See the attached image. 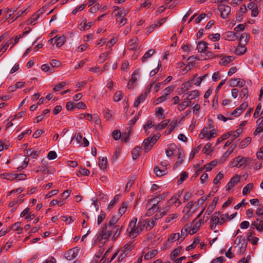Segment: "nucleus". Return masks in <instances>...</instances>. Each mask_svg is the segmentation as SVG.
<instances>
[{
    "label": "nucleus",
    "mask_w": 263,
    "mask_h": 263,
    "mask_svg": "<svg viewBox=\"0 0 263 263\" xmlns=\"http://www.w3.org/2000/svg\"><path fill=\"white\" fill-rule=\"evenodd\" d=\"M191 104V101L190 100H187L186 99L184 100L181 103L178 104V106L177 109L179 111L183 110L187 107H189Z\"/></svg>",
    "instance_id": "cd10ccee"
},
{
    "label": "nucleus",
    "mask_w": 263,
    "mask_h": 263,
    "mask_svg": "<svg viewBox=\"0 0 263 263\" xmlns=\"http://www.w3.org/2000/svg\"><path fill=\"white\" fill-rule=\"evenodd\" d=\"M133 248L134 246L132 245L131 243H127L124 246L120 251H123V252L126 253V254H128Z\"/></svg>",
    "instance_id": "603ef678"
},
{
    "label": "nucleus",
    "mask_w": 263,
    "mask_h": 263,
    "mask_svg": "<svg viewBox=\"0 0 263 263\" xmlns=\"http://www.w3.org/2000/svg\"><path fill=\"white\" fill-rule=\"evenodd\" d=\"M170 122L169 120H164L160 124L156 125L155 126V130H161L164 128Z\"/></svg>",
    "instance_id": "a19ab883"
},
{
    "label": "nucleus",
    "mask_w": 263,
    "mask_h": 263,
    "mask_svg": "<svg viewBox=\"0 0 263 263\" xmlns=\"http://www.w3.org/2000/svg\"><path fill=\"white\" fill-rule=\"evenodd\" d=\"M139 77V75H138V71H135L132 76V77H131V79H130L128 83V86L131 84V85H133L136 82L137 80V79Z\"/></svg>",
    "instance_id": "864d4df0"
},
{
    "label": "nucleus",
    "mask_w": 263,
    "mask_h": 263,
    "mask_svg": "<svg viewBox=\"0 0 263 263\" xmlns=\"http://www.w3.org/2000/svg\"><path fill=\"white\" fill-rule=\"evenodd\" d=\"M114 13H115V16L117 17V18H119L122 17H125L129 12V11L127 9L124 8H119L118 6L113 7Z\"/></svg>",
    "instance_id": "9d476101"
},
{
    "label": "nucleus",
    "mask_w": 263,
    "mask_h": 263,
    "mask_svg": "<svg viewBox=\"0 0 263 263\" xmlns=\"http://www.w3.org/2000/svg\"><path fill=\"white\" fill-rule=\"evenodd\" d=\"M220 224L222 225L224 222H226L228 220H229V215L228 213H226L224 214H220Z\"/></svg>",
    "instance_id": "69168bd1"
},
{
    "label": "nucleus",
    "mask_w": 263,
    "mask_h": 263,
    "mask_svg": "<svg viewBox=\"0 0 263 263\" xmlns=\"http://www.w3.org/2000/svg\"><path fill=\"white\" fill-rule=\"evenodd\" d=\"M234 243L239 247L241 253H243L245 251L247 246V241L244 237L241 236H237L234 241Z\"/></svg>",
    "instance_id": "0eeeda50"
},
{
    "label": "nucleus",
    "mask_w": 263,
    "mask_h": 263,
    "mask_svg": "<svg viewBox=\"0 0 263 263\" xmlns=\"http://www.w3.org/2000/svg\"><path fill=\"white\" fill-rule=\"evenodd\" d=\"M164 109L161 107H158L156 108V115L157 116L159 119H163L164 118V116L163 115Z\"/></svg>",
    "instance_id": "5fc2aeb1"
},
{
    "label": "nucleus",
    "mask_w": 263,
    "mask_h": 263,
    "mask_svg": "<svg viewBox=\"0 0 263 263\" xmlns=\"http://www.w3.org/2000/svg\"><path fill=\"white\" fill-rule=\"evenodd\" d=\"M218 10L220 12V16L222 18H226L231 12V8L230 6L221 4L218 6Z\"/></svg>",
    "instance_id": "9b49d317"
},
{
    "label": "nucleus",
    "mask_w": 263,
    "mask_h": 263,
    "mask_svg": "<svg viewBox=\"0 0 263 263\" xmlns=\"http://www.w3.org/2000/svg\"><path fill=\"white\" fill-rule=\"evenodd\" d=\"M40 153V151H34L32 149H28L26 150L27 156L33 159L36 158L39 156Z\"/></svg>",
    "instance_id": "7c9ffc66"
},
{
    "label": "nucleus",
    "mask_w": 263,
    "mask_h": 263,
    "mask_svg": "<svg viewBox=\"0 0 263 263\" xmlns=\"http://www.w3.org/2000/svg\"><path fill=\"white\" fill-rule=\"evenodd\" d=\"M154 171L158 177L162 176L166 174V170L163 168L160 169L158 166H155Z\"/></svg>",
    "instance_id": "09e8293b"
},
{
    "label": "nucleus",
    "mask_w": 263,
    "mask_h": 263,
    "mask_svg": "<svg viewBox=\"0 0 263 263\" xmlns=\"http://www.w3.org/2000/svg\"><path fill=\"white\" fill-rule=\"evenodd\" d=\"M167 212V207H165L164 209L162 210V211L157 213L152 218L156 222L157 220L161 219Z\"/></svg>",
    "instance_id": "c9c22d12"
},
{
    "label": "nucleus",
    "mask_w": 263,
    "mask_h": 263,
    "mask_svg": "<svg viewBox=\"0 0 263 263\" xmlns=\"http://www.w3.org/2000/svg\"><path fill=\"white\" fill-rule=\"evenodd\" d=\"M209 48L208 44L204 41L199 42L197 46V49L200 53H204Z\"/></svg>",
    "instance_id": "4be33fe9"
},
{
    "label": "nucleus",
    "mask_w": 263,
    "mask_h": 263,
    "mask_svg": "<svg viewBox=\"0 0 263 263\" xmlns=\"http://www.w3.org/2000/svg\"><path fill=\"white\" fill-rule=\"evenodd\" d=\"M137 218L134 217L129 222L126 230L128 236L134 238L139 235L145 227V222L139 221L137 224Z\"/></svg>",
    "instance_id": "f257e3e1"
},
{
    "label": "nucleus",
    "mask_w": 263,
    "mask_h": 263,
    "mask_svg": "<svg viewBox=\"0 0 263 263\" xmlns=\"http://www.w3.org/2000/svg\"><path fill=\"white\" fill-rule=\"evenodd\" d=\"M253 187V184L252 183H249L247 184L243 189L242 194L244 195H248Z\"/></svg>",
    "instance_id": "4d7b16f0"
},
{
    "label": "nucleus",
    "mask_w": 263,
    "mask_h": 263,
    "mask_svg": "<svg viewBox=\"0 0 263 263\" xmlns=\"http://www.w3.org/2000/svg\"><path fill=\"white\" fill-rule=\"evenodd\" d=\"M156 125H155V124L153 123V122L152 121V120H148L146 124H145L144 125H143V128L145 130V132L147 134H149V132H148V129L149 128H151L153 127H154Z\"/></svg>",
    "instance_id": "3c124183"
},
{
    "label": "nucleus",
    "mask_w": 263,
    "mask_h": 263,
    "mask_svg": "<svg viewBox=\"0 0 263 263\" xmlns=\"http://www.w3.org/2000/svg\"><path fill=\"white\" fill-rule=\"evenodd\" d=\"M41 69L44 72H48L49 74H51L55 71L54 68L51 67L48 64H43L41 66Z\"/></svg>",
    "instance_id": "79ce46f5"
},
{
    "label": "nucleus",
    "mask_w": 263,
    "mask_h": 263,
    "mask_svg": "<svg viewBox=\"0 0 263 263\" xmlns=\"http://www.w3.org/2000/svg\"><path fill=\"white\" fill-rule=\"evenodd\" d=\"M140 150L141 147L138 146L135 147L133 149L132 155L133 159H137L138 158L140 155Z\"/></svg>",
    "instance_id": "8fccbe9b"
},
{
    "label": "nucleus",
    "mask_w": 263,
    "mask_h": 263,
    "mask_svg": "<svg viewBox=\"0 0 263 263\" xmlns=\"http://www.w3.org/2000/svg\"><path fill=\"white\" fill-rule=\"evenodd\" d=\"M158 253V251L156 249L151 250L145 253L144 259L145 260H149L155 257Z\"/></svg>",
    "instance_id": "393cba45"
},
{
    "label": "nucleus",
    "mask_w": 263,
    "mask_h": 263,
    "mask_svg": "<svg viewBox=\"0 0 263 263\" xmlns=\"http://www.w3.org/2000/svg\"><path fill=\"white\" fill-rule=\"evenodd\" d=\"M181 202L180 200L177 197H172L167 202V211H168V208L170 206H171L174 204L176 207L179 206L181 204Z\"/></svg>",
    "instance_id": "412c9836"
},
{
    "label": "nucleus",
    "mask_w": 263,
    "mask_h": 263,
    "mask_svg": "<svg viewBox=\"0 0 263 263\" xmlns=\"http://www.w3.org/2000/svg\"><path fill=\"white\" fill-rule=\"evenodd\" d=\"M176 146L174 144L170 145L165 150V153L167 157H170L175 154Z\"/></svg>",
    "instance_id": "c85d7f7f"
},
{
    "label": "nucleus",
    "mask_w": 263,
    "mask_h": 263,
    "mask_svg": "<svg viewBox=\"0 0 263 263\" xmlns=\"http://www.w3.org/2000/svg\"><path fill=\"white\" fill-rule=\"evenodd\" d=\"M155 51L153 49H151L147 51L141 59L142 62H145L148 58H151L155 53Z\"/></svg>",
    "instance_id": "2f4dec72"
},
{
    "label": "nucleus",
    "mask_w": 263,
    "mask_h": 263,
    "mask_svg": "<svg viewBox=\"0 0 263 263\" xmlns=\"http://www.w3.org/2000/svg\"><path fill=\"white\" fill-rule=\"evenodd\" d=\"M159 138V136L154 135L153 137L150 136L144 140L142 145L145 150V152H148L152 148L153 145L156 142Z\"/></svg>",
    "instance_id": "7ed1b4c3"
},
{
    "label": "nucleus",
    "mask_w": 263,
    "mask_h": 263,
    "mask_svg": "<svg viewBox=\"0 0 263 263\" xmlns=\"http://www.w3.org/2000/svg\"><path fill=\"white\" fill-rule=\"evenodd\" d=\"M142 222H145V227L147 231L151 230L156 224V221L152 218L145 221H142Z\"/></svg>",
    "instance_id": "a878e982"
},
{
    "label": "nucleus",
    "mask_w": 263,
    "mask_h": 263,
    "mask_svg": "<svg viewBox=\"0 0 263 263\" xmlns=\"http://www.w3.org/2000/svg\"><path fill=\"white\" fill-rule=\"evenodd\" d=\"M223 177V174L221 172H219L213 180V183L215 184L219 183V181Z\"/></svg>",
    "instance_id": "774afa93"
},
{
    "label": "nucleus",
    "mask_w": 263,
    "mask_h": 263,
    "mask_svg": "<svg viewBox=\"0 0 263 263\" xmlns=\"http://www.w3.org/2000/svg\"><path fill=\"white\" fill-rule=\"evenodd\" d=\"M192 83L191 81H187L183 83L182 85L181 90L182 91L185 92L188 90L192 87Z\"/></svg>",
    "instance_id": "bf43d9fd"
},
{
    "label": "nucleus",
    "mask_w": 263,
    "mask_h": 263,
    "mask_svg": "<svg viewBox=\"0 0 263 263\" xmlns=\"http://www.w3.org/2000/svg\"><path fill=\"white\" fill-rule=\"evenodd\" d=\"M162 200V197H156L153 198H152L149 201V203H152L153 206L149 208L148 212L149 214H153L157 212L159 209L160 208L159 205H157V204Z\"/></svg>",
    "instance_id": "423d86ee"
},
{
    "label": "nucleus",
    "mask_w": 263,
    "mask_h": 263,
    "mask_svg": "<svg viewBox=\"0 0 263 263\" xmlns=\"http://www.w3.org/2000/svg\"><path fill=\"white\" fill-rule=\"evenodd\" d=\"M247 158L238 156L232 162V166L238 168L240 167L247 161Z\"/></svg>",
    "instance_id": "dca6fc26"
},
{
    "label": "nucleus",
    "mask_w": 263,
    "mask_h": 263,
    "mask_svg": "<svg viewBox=\"0 0 263 263\" xmlns=\"http://www.w3.org/2000/svg\"><path fill=\"white\" fill-rule=\"evenodd\" d=\"M188 96L186 98L187 100L191 101L197 98L200 95V92L197 90L190 91L187 93Z\"/></svg>",
    "instance_id": "473e14b6"
},
{
    "label": "nucleus",
    "mask_w": 263,
    "mask_h": 263,
    "mask_svg": "<svg viewBox=\"0 0 263 263\" xmlns=\"http://www.w3.org/2000/svg\"><path fill=\"white\" fill-rule=\"evenodd\" d=\"M247 48L241 45H238L237 47L235 52L237 55H242L246 53Z\"/></svg>",
    "instance_id": "de8ad7c7"
},
{
    "label": "nucleus",
    "mask_w": 263,
    "mask_h": 263,
    "mask_svg": "<svg viewBox=\"0 0 263 263\" xmlns=\"http://www.w3.org/2000/svg\"><path fill=\"white\" fill-rule=\"evenodd\" d=\"M220 35L219 33L212 34L209 35V39L213 42L217 41L220 40Z\"/></svg>",
    "instance_id": "338daca9"
},
{
    "label": "nucleus",
    "mask_w": 263,
    "mask_h": 263,
    "mask_svg": "<svg viewBox=\"0 0 263 263\" xmlns=\"http://www.w3.org/2000/svg\"><path fill=\"white\" fill-rule=\"evenodd\" d=\"M198 209V204H196V202L191 201L185 205L183 210V212L185 213L187 217H189L195 213Z\"/></svg>",
    "instance_id": "39448f33"
},
{
    "label": "nucleus",
    "mask_w": 263,
    "mask_h": 263,
    "mask_svg": "<svg viewBox=\"0 0 263 263\" xmlns=\"http://www.w3.org/2000/svg\"><path fill=\"white\" fill-rule=\"evenodd\" d=\"M251 228L253 229L255 228L258 231H262L263 230V220L259 221V219L257 218L255 221L252 222Z\"/></svg>",
    "instance_id": "5701e85b"
},
{
    "label": "nucleus",
    "mask_w": 263,
    "mask_h": 263,
    "mask_svg": "<svg viewBox=\"0 0 263 263\" xmlns=\"http://www.w3.org/2000/svg\"><path fill=\"white\" fill-rule=\"evenodd\" d=\"M201 224V220L199 219L197 221H194L192 226L191 229L189 231L190 234L193 235L196 233L199 229Z\"/></svg>",
    "instance_id": "aec40b11"
},
{
    "label": "nucleus",
    "mask_w": 263,
    "mask_h": 263,
    "mask_svg": "<svg viewBox=\"0 0 263 263\" xmlns=\"http://www.w3.org/2000/svg\"><path fill=\"white\" fill-rule=\"evenodd\" d=\"M127 129L129 130L128 132V134L127 136H125V137L121 136V133L119 131H118V130L114 131L112 133L113 138L116 140H118V139H119L121 138L122 141H124V142L127 141V140L129 138V134L131 133L130 126H129Z\"/></svg>",
    "instance_id": "ddd939ff"
},
{
    "label": "nucleus",
    "mask_w": 263,
    "mask_h": 263,
    "mask_svg": "<svg viewBox=\"0 0 263 263\" xmlns=\"http://www.w3.org/2000/svg\"><path fill=\"white\" fill-rule=\"evenodd\" d=\"M155 84V82H153L151 84H149L147 87V88L146 89L145 92L144 94L141 95L137 99V100L135 101L134 106L135 107H137L140 103H142L145 100L147 95L150 92L151 89L152 88L153 86Z\"/></svg>",
    "instance_id": "6e6552de"
},
{
    "label": "nucleus",
    "mask_w": 263,
    "mask_h": 263,
    "mask_svg": "<svg viewBox=\"0 0 263 263\" xmlns=\"http://www.w3.org/2000/svg\"><path fill=\"white\" fill-rule=\"evenodd\" d=\"M74 138L76 139L77 143L81 146L87 147L89 145V141L86 138H83L82 134L80 133H76L74 137L72 138L71 140Z\"/></svg>",
    "instance_id": "1a4fd4ad"
},
{
    "label": "nucleus",
    "mask_w": 263,
    "mask_h": 263,
    "mask_svg": "<svg viewBox=\"0 0 263 263\" xmlns=\"http://www.w3.org/2000/svg\"><path fill=\"white\" fill-rule=\"evenodd\" d=\"M127 207V203L123 202L122 203L121 206L119 208V209L118 210L119 215H118V216L120 217L123 214H124L125 213V211H126Z\"/></svg>",
    "instance_id": "13d9d810"
},
{
    "label": "nucleus",
    "mask_w": 263,
    "mask_h": 263,
    "mask_svg": "<svg viewBox=\"0 0 263 263\" xmlns=\"http://www.w3.org/2000/svg\"><path fill=\"white\" fill-rule=\"evenodd\" d=\"M248 94L249 91L248 87L244 86L240 91V96L242 97V98H245V99H247L248 97Z\"/></svg>",
    "instance_id": "052dcab7"
},
{
    "label": "nucleus",
    "mask_w": 263,
    "mask_h": 263,
    "mask_svg": "<svg viewBox=\"0 0 263 263\" xmlns=\"http://www.w3.org/2000/svg\"><path fill=\"white\" fill-rule=\"evenodd\" d=\"M21 223L20 222H15L14 224H13L11 228V229L13 231H16L17 234H21L22 230L23 228L21 227Z\"/></svg>",
    "instance_id": "37998d69"
},
{
    "label": "nucleus",
    "mask_w": 263,
    "mask_h": 263,
    "mask_svg": "<svg viewBox=\"0 0 263 263\" xmlns=\"http://www.w3.org/2000/svg\"><path fill=\"white\" fill-rule=\"evenodd\" d=\"M240 181V176L238 175H235L234 176L231 178L227 185L226 186V190H231L235 185L239 182Z\"/></svg>",
    "instance_id": "f8f14e48"
},
{
    "label": "nucleus",
    "mask_w": 263,
    "mask_h": 263,
    "mask_svg": "<svg viewBox=\"0 0 263 263\" xmlns=\"http://www.w3.org/2000/svg\"><path fill=\"white\" fill-rule=\"evenodd\" d=\"M245 85V81L239 78H235L231 80L230 85L233 87H243Z\"/></svg>",
    "instance_id": "6ab92c4d"
},
{
    "label": "nucleus",
    "mask_w": 263,
    "mask_h": 263,
    "mask_svg": "<svg viewBox=\"0 0 263 263\" xmlns=\"http://www.w3.org/2000/svg\"><path fill=\"white\" fill-rule=\"evenodd\" d=\"M112 232V228L107 225L104 224L102 228L101 231L99 232L94 237L95 243H96L98 241L104 240L103 242H105L110 237Z\"/></svg>",
    "instance_id": "f03ea898"
},
{
    "label": "nucleus",
    "mask_w": 263,
    "mask_h": 263,
    "mask_svg": "<svg viewBox=\"0 0 263 263\" xmlns=\"http://www.w3.org/2000/svg\"><path fill=\"white\" fill-rule=\"evenodd\" d=\"M251 140L252 139L250 137H247L244 140H242L239 144V148H245L251 143Z\"/></svg>",
    "instance_id": "c03bdc74"
},
{
    "label": "nucleus",
    "mask_w": 263,
    "mask_h": 263,
    "mask_svg": "<svg viewBox=\"0 0 263 263\" xmlns=\"http://www.w3.org/2000/svg\"><path fill=\"white\" fill-rule=\"evenodd\" d=\"M79 249L77 248H73L69 250L65 254V257L69 260L74 259L78 255Z\"/></svg>",
    "instance_id": "2eb2a0df"
},
{
    "label": "nucleus",
    "mask_w": 263,
    "mask_h": 263,
    "mask_svg": "<svg viewBox=\"0 0 263 263\" xmlns=\"http://www.w3.org/2000/svg\"><path fill=\"white\" fill-rule=\"evenodd\" d=\"M123 97V93L120 91H117L114 95V100L116 102L120 101Z\"/></svg>",
    "instance_id": "680f3d73"
},
{
    "label": "nucleus",
    "mask_w": 263,
    "mask_h": 263,
    "mask_svg": "<svg viewBox=\"0 0 263 263\" xmlns=\"http://www.w3.org/2000/svg\"><path fill=\"white\" fill-rule=\"evenodd\" d=\"M247 8L251 10V16L256 17L258 14V9L257 5L254 2L248 4Z\"/></svg>",
    "instance_id": "a211bd4d"
},
{
    "label": "nucleus",
    "mask_w": 263,
    "mask_h": 263,
    "mask_svg": "<svg viewBox=\"0 0 263 263\" xmlns=\"http://www.w3.org/2000/svg\"><path fill=\"white\" fill-rule=\"evenodd\" d=\"M124 228V226H120V225H116L115 226L114 228H112V232L113 236L112 237V239L113 240H116L120 235L121 232L123 230V229Z\"/></svg>",
    "instance_id": "f3484780"
},
{
    "label": "nucleus",
    "mask_w": 263,
    "mask_h": 263,
    "mask_svg": "<svg viewBox=\"0 0 263 263\" xmlns=\"http://www.w3.org/2000/svg\"><path fill=\"white\" fill-rule=\"evenodd\" d=\"M184 157V155L182 153V151H181L180 149H178V160L175 163V166L176 167L180 165L182 163Z\"/></svg>",
    "instance_id": "49530a36"
},
{
    "label": "nucleus",
    "mask_w": 263,
    "mask_h": 263,
    "mask_svg": "<svg viewBox=\"0 0 263 263\" xmlns=\"http://www.w3.org/2000/svg\"><path fill=\"white\" fill-rule=\"evenodd\" d=\"M226 36L229 40L235 41L238 37V33L234 31H228L226 32Z\"/></svg>",
    "instance_id": "58836bf2"
},
{
    "label": "nucleus",
    "mask_w": 263,
    "mask_h": 263,
    "mask_svg": "<svg viewBox=\"0 0 263 263\" xmlns=\"http://www.w3.org/2000/svg\"><path fill=\"white\" fill-rule=\"evenodd\" d=\"M261 108V105L260 103H258L256 106V109L255 110V112L253 114V117L255 118H257L259 117L261 113H260V110Z\"/></svg>",
    "instance_id": "e2e57ef3"
},
{
    "label": "nucleus",
    "mask_w": 263,
    "mask_h": 263,
    "mask_svg": "<svg viewBox=\"0 0 263 263\" xmlns=\"http://www.w3.org/2000/svg\"><path fill=\"white\" fill-rule=\"evenodd\" d=\"M119 218L120 217L118 215H112L107 225L110 227L114 228L115 226H116V224L118 221Z\"/></svg>",
    "instance_id": "ea45409f"
},
{
    "label": "nucleus",
    "mask_w": 263,
    "mask_h": 263,
    "mask_svg": "<svg viewBox=\"0 0 263 263\" xmlns=\"http://www.w3.org/2000/svg\"><path fill=\"white\" fill-rule=\"evenodd\" d=\"M99 166L102 170H105L107 166V159L106 157L99 158Z\"/></svg>",
    "instance_id": "72a5a7b5"
},
{
    "label": "nucleus",
    "mask_w": 263,
    "mask_h": 263,
    "mask_svg": "<svg viewBox=\"0 0 263 263\" xmlns=\"http://www.w3.org/2000/svg\"><path fill=\"white\" fill-rule=\"evenodd\" d=\"M209 128L208 127H204L201 131L199 135V138L201 139H202L204 138L205 137L206 138L208 133H209Z\"/></svg>",
    "instance_id": "0e129e2a"
},
{
    "label": "nucleus",
    "mask_w": 263,
    "mask_h": 263,
    "mask_svg": "<svg viewBox=\"0 0 263 263\" xmlns=\"http://www.w3.org/2000/svg\"><path fill=\"white\" fill-rule=\"evenodd\" d=\"M138 39L137 37L133 38L130 40L127 44L128 48L129 50H135L138 46Z\"/></svg>",
    "instance_id": "b1692460"
},
{
    "label": "nucleus",
    "mask_w": 263,
    "mask_h": 263,
    "mask_svg": "<svg viewBox=\"0 0 263 263\" xmlns=\"http://www.w3.org/2000/svg\"><path fill=\"white\" fill-rule=\"evenodd\" d=\"M234 57L232 56H226L220 59L219 64L221 65L227 66L234 60Z\"/></svg>",
    "instance_id": "bb28decb"
},
{
    "label": "nucleus",
    "mask_w": 263,
    "mask_h": 263,
    "mask_svg": "<svg viewBox=\"0 0 263 263\" xmlns=\"http://www.w3.org/2000/svg\"><path fill=\"white\" fill-rule=\"evenodd\" d=\"M93 25V23L92 22H90L88 23H87L86 21L84 22V24L82 26V24H80V26H81L80 27V29L81 30H86L89 29L92 25Z\"/></svg>",
    "instance_id": "6e6d98bb"
},
{
    "label": "nucleus",
    "mask_w": 263,
    "mask_h": 263,
    "mask_svg": "<svg viewBox=\"0 0 263 263\" xmlns=\"http://www.w3.org/2000/svg\"><path fill=\"white\" fill-rule=\"evenodd\" d=\"M42 165L38 166L36 167L35 172H42L43 174H46L49 173V171L47 167V162L46 160L43 159L41 162Z\"/></svg>",
    "instance_id": "4468645a"
},
{
    "label": "nucleus",
    "mask_w": 263,
    "mask_h": 263,
    "mask_svg": "<svg viewBox=\"0 0 263 263\" xmlns=\"http://www.w3.org/2000/svg\"><path fill=\"white\" fill-rule=\"evenodd\" d=\"M50 112V109H46L42 111L41 114L37 117H35V121H34V123H39L40 121H41L46 115L48 114Z\"/></svg>",
    "instance_id": "4c0bfd02"
},
{
    "label": "nucleus",
    "mask_w": 263,
    "mask_h": 263,
    "mask_svg": "<svg viewBox=\"0 0 263 263\" xmlns=\"http://www.w3.org/2000/svg\"><path fill=\"white\" fill-rule=\"evenodd\" d=\"M24 197V194L20 195L17 199H14L12 201L10 202L9 204V207H13L16 204H20L21 203L24 199L23 197Z\"/></svg>",
    "instance_id": "e433bc0d"
},
{
    "label": "nucleus",
    "mask_w": 263,
    "mask_h": 263,
    "mask_svg": "<svg viewBox=\"0 0 263 263\" xmlns=\"http://www.w3.org/2000/svg\"><path fill=\"white\" fill-rule=\"evenodd\" d=\"M220 212H215L212 214L210 221V228L212 230H213L214 232H217V231L216 230L217 226L221 225L220 222Z\"/></svg>",
    "instance_id": "20e7f679"
},
{
    "label": "nucleus",
    "mask_w": 263,
    "mask_h": 263,
    "mask_svg": "<svg viewBox=\"0 0 263 263\" xmlns=\"http://www.w3.org/2000/svg\"><path fill=\"white\" fill-rule=\"evenodd\" d=\"M21 216L25 217L26 219L30 220L33 218L34 215H30L29 209L27 208L21 213Z\"/></svg>",
    "instance_id": "f704fd0d"
},
{
    "label": "nucleus",
    "mask_w": 263,
    "mask_h": 263,
    "mask_svg": "<svg viewBox=\"0 0 263 263\" xmlns=\"http://www.w3.org/2000/svg\"><path fill=\"white\" fill-rule=\"evenodd\" d=\"M55 43L57 47H60L62 46L66 41L65 37L64 35H61L59 37L56 36H55Z\"/></svg>",
    "instance_id": "c756f323"
},
{
    "label": "nucleus",
    "mask_w": 263,
    "mask_h": 263,
    "mask_svg": "<svg viewBox=\"0 0 263 263\" xmlns=\"http://www.w3.org/2000/svg\"><path fill=\"white\" fill-rule=\"evenodd\" d=\"M180 238V234L179 233H174L172 234L170 237L167 238V242L171 243H173L176 240H178Z\"/></svg>",
    "instance_id": "a18cd8bd"
}]
</instances>
